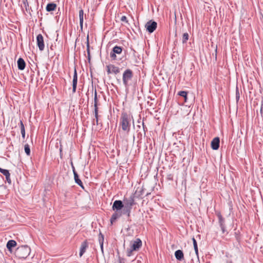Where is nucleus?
Listing matches in <instances>:
<instances>
[{"mask_svg": "<svg viewBox=\"0 0 263 263\" xmlns=\"http://www.w3.org/2000/svg\"><path fill=\"white\" fill-rule=\"evenodd\" d=\"M130 119L126 113H123L120 119V124L122 129L126 134H128L130 128Z\"/></svg>", "mask_w": 263, "mask_h": 263, "instance_id": "1", "label": "nucleus"}, {"mask_svg": "<svg viewBox=\"0 0 263 263\" xmlns=\"http://www.w3.org/2000/svg\"><path fill=\"white\" fill-rule=\"evenodd\" d=\"M135 204L134 198L130 196L128 198H125L124 199V206L123 214H127L128 217L130 216L131 210L132 206Z\"/></svg>", "mask_w": 263, "mask_h": 263, "instance_id": "2", "label": "nucleus"}, {"mask_svg": "<svg viewBox=\"0 0 263 263\" xmlns=\"http://www.w3.org/2000/svg\"><path fill=\"white\" fill-rule=\"evenodd\" d=\"M142 246V241L140 238H136L131 242V248L126 250V255L130 257L133 255V252L138 251Z\"/></svg>", "mask_w": 263, "mask_h": 263, "instance_id": "3", "label": "nucleus"}, {"mask_svg": "<svg viewBox=\"0 0 263 263\" xmlns=\"http://www.w3.org/2000/svg\"><path fill=\"white\" fill-rule=\"evenodd\" d=\"M30 248L27 246L18 247L16 250V255L19 258H26L30 254Z\"/></svg>", "mask_w": 263, "mask_h": 263, "instance_id": "4", "label": "nucleus"}, {"mask_svg": "<svg viewBox=\"0 0 263 263\" xmlns=\"http://www.w3.org/2000/svg\"><path fill=\"white\" fill-rule=\"evenodd\" d=\"M133 77V72L130 69H126L123 73L122 81L125 87L129 86V82Z\"/></svg>", "mask_w": 263, "mask_h": 263, "instance_id": "5", "label": "nucleus"}, {"mask_svg": "<svg viewBox=\"0 0 263 263\" xmlns=\"http://www.w3.org/2000/svg\"><path fill=\"white\" fill-rule=\"evenodd\" d=\"M157 23L153 20L148 21L145 25L146 30L150 33L153 32L157 28Z\"/></svg>", "mask_w": 263, "mask_h": 263, "instance_id": "6", "label": "nucleus"}, {"mask_svg": "<svg viewBox=\"0 0 263 263\" xmlns=\"http://www.w3.org/2000/svg\"><path fill=\"white\" fill-rule=\"evenodd\" d=\"M37 45L40 51H43L44 49L45 45L43 36L41 34H39L36 36Z\"/></svg>", "mask_w": 263, "mask_h": 263, "instance_id": "7", "label": "nucleus"}, {"mask_svg": "<svg viewBox=\"0 0 263 263\" xmlns=\"http://www.w3.org/2000/svg\"><path fill=\"white\" fill-rule=\"evenodd\" d=\"M124 208V204L121 200H115L113 203L112 209L115 211H118Z\"/></svg>", "mask_w": 263, "mask_h": 263, "instance_id": "8", "label": "nucleus"}, {"mask_svg": "<svg viewBox=\"0 0 263 263\" xmlns=\"http://www.w3.org/2000/svg\"><path fill=\"white\" fill-rule=\"evenodd\" d=\"M88 243L87 240H85V241L82 242L79 253V255L80 257H81L86 252V250L88 248Z\"/></svg>", "mask_w": 263, "mask_h": 263, "instance_id": "9", "label": "nucleus"}, {"mask_svg": "<svg viewBox=\"0 0 263 263\" xmlns=\"http://www.w3.org/2000/svg\"><path fill=\"white\" fill-rule=\"evenodd\" d=\"M72 171L74 175V179L76 183L80 185L82 189H84V186L81 180L79 179V175L76 172L74 166L72 165Z\"/></svg>", "mask_w": 263, "mask_h": 263, "instance_id": "10", "label": "nucleus"}, {"mask_svg": "<svg viewBox=\"0 0 263 263\" xmlns=\"http://www.w3.org/2000/svg\"><path fill=\"white\" fill-rule=\"evenodd\" d=\"M220 139L219 137L214 138L211 142V147L214 150H217L219 147Z\"/></svg>", "mask_w": 263, "mask_h": 263, "instance_id": "11", "label": "nucleus"}, {"mask_svg": "<svg viewBox=\"0 0 263 263\" xmlns=\"http://www.w3.org/2000/svg\"><path fill=\"white\" fill-rule=\"evenodd\" d=\"M78 81V76L76 69H74V74L73 76L72 81V92L74 93L76 91L77 85Z\"/></svg>", "mask_w": 263, "mask_h": 263, "instance_id": "12", "label": "nucleus"}, {"mask_svg": "<svg viewBox=\"0 0 263 263\" xmlns=\"http://www.w3.org/2000/svg\"><path fill=\"white\" fill-rule=\"evenodd\" d=\"M122 216V213L119 212L118 211H116L111 216L110 218V223L111 224H113V223L116 221V220L120 218Z\"/></svg>", "mask_w": 263, "mask_h": 263, "instance_id": "13", "label": "nucleus"}, {"mask_svg": "<svg viewBox=\"0 0 263 263\" xmlns=\"http://www.w3.org/2000/svg\"><path fill=\"white\" fill-rule=\"evenodd\" d=\"M17 64L18 69L23 70L25 69L26 63L25 61L22 58H20L18 59Z\"/></svg>", "mask_w": 263, "mask_h": 263, "instance_id": "14", "label": "nucleus"}, {"mask_svg": "<svg viewBox=\"0 0 263 263\" xmlns=\"http://www.w3.org/2000/svg\"><path fill=\"white\" fill-rule=\"evenodd\" d=\"M100 105L98 99L97 90H95L94 95V111H98V106Z\"/></svg>", "mask_w": 263, "mask_h": 263, "instance_id": "15", "label": "nucleus"}, {"mask_svg": "<svg viewBox=\"0 0 263 263\" xmlns=\"http://www.w3.org/2000/svg\"><path fill=\"white\" fill-rule=\"evenodd\" d=\"M79 16L80 19V27L81 30L83 29V18H84V11L82 9H81L79 12Z\"/></svg>", "mask_w": 263, "mask_h": 263, "instance_id": "16", "label": "nucleus"}, {"mask_svg": "<svg viewBox=\"0 0 263 263\" xmlns=\"http://www.w3.org/2000/svg\"><path fill=\"white\" fill-rule=\"evenodd\" d=\"M175 256L176 258L179 260H182L184 258V255L183 252L180 250H178L175 252Z\"/></svg>", "mask_w": 263, "mask_h": 263, "instance_id": "17", "label": "nucleus"}, {"mask_svg": "<svg viewBox=\"0 0 263 263\" xmlns=\"http://www.w3.org/2000/svg\"><path fill=\"white\" fill-rule=\"evenodd\" d=\"M104 235L101 232H100L98 237V240L100 245L102 252L103 253V242H104Z\"/></svg>", "mask_w": 263, "mask_h": 263, "instance_id": "18", "label": "nucleus"}, {"mask_svg": "<svg viewBox=\"0 0 263 263\" xmlns=\"http://www.w3.org/2000/svg\"><path fill=\"white\" fill-rule=\"evenodd\" d=\"M16 246V242L14 240H10L7 242V248L10 251L11 249Z\"/></svg>", "mask_w": 263, "mask_h": 263, "instance_id": "19", "label": "nucleus"}, {"mask_svg": "<svg viewBox=\"0 0 263 263\" xmlns=\"http://www.w3.org/2000/svg\"><path fill=\"white\" fill-rule=\"evenodd\" d=\"M57 5L54 3H49L46 6V9L47 11L50 12L55 9Z\"/></svg>", "mask_w": 263, "mask_h": 263, "instance_id": "20", "label": "nucleus"}, {"mask_svg": "<svg viewBox=\"0 0 263 263\" xmlns=\"http://www.w3.org/2000/svg\"><path fill=\"white\" fill-rule=\"evenodd\" d=\"M22 2L24 5V7L25 8L26 11L31 15V12H30L31 8H29L28 0H22Z\"/></svg>", "mask_w": 263, "mask_h": 263, "instance_id": "21", "label": "nucleus"}, {"mask_svg": "<svg viewBox=\"0 0 263 263\" xmlns=\"http://www.w3.org/2000/svg\"><path fill=\"white\" fill-rule=\"evenodd\" d=\"M187 91H180L178 93V95L184 98V102H186L187 100Z\"/></svg>", "mask_w": 263, "mask_h": 263, "instance_id": "22", "label": "nucleus"}, {"mask_svg": "<svg viewBox=\"0 0 263 263\" xmlns=\"http://www.w3.org/2000/svg\"><path fill=\"white\" fill-rule=\"evenodd\" d=\"M217 216L218 218V222H219L220 226L225 225V224H224V222H225L224 219L222 217V215H221V214H220V212H218V213H217Z\"/></svg>", "mask_w": 263, "mask_h": 263, "instance_id": "23", "label": "nucleus"}, {"mask_svg": "<svg viewBox=\"0 0 263 263\" xmlns=\"http://www.w3.org/2000/svg\"><path fill=\"white\" fill-rule=\"evenodd\" d=\"M112 51L116 54H120L122 51V48L120 46H116L113 48Z\"/></svg>", "mask_w": 263, "mask_h": 263, "instance_id": "24", "label": "nucleus"}, {"mask_svg": "<svg viewBox=\"0 0 263 263\" xmlns=\"http://www.w3.org/2000/svg\"><path fill=\"white\" fill-rule=\"evenodd\" d=\"M110 65L111 68V72L116 74L120 72V69L118 67L114 65Z\"/></svg>", "mask_w": 263, "mask_h": 263, "instance_id": "25", "label": "nucleus"}, {"mask_svg": "<svg viewBox=\"0 0 263 263\" xmlns=\"http://www.w3.org/2000/svg\"><path fill=\"white\" fill-rule=\"evenodd\" d=\"M87 59L89 62L90 61V53L89 49V38L88 35L87 38Z\"/></svg>", "mask_w": 263, "mask_h": 263, "instance_id": "26", "label": "nucleus"}, {"mask_svg": "<svg viewBox=\"0 0 263 263\" xmlns=\"http://www.w3.org/2000/svg\"><path fill=\"white\" fill-rule=\"evenodd\" d=\"M192 240H193L194 248L196 254L197 256H198V250L197 241L194 237L192 238Z\"/></svg>", "mask_w": 263, "mask_h": 263, "instance_id": "27", "label": "nucleus"}, {"mask_svg": "<svg viewBox=\"0 0 263 263\" xmlns=\"http://www.w3.org/2000/svg\"><path fill=\"white\" fill-rule=\"evenodd\" d=\"M24 149L26 154L27 156H30V149L29 145L28 144H26L24 146Z\"/></svg>", "mask_w": 263, "mask_h": 263, "instance_id": "28", "label": "nucleus"}, {"mask_svg": "<svg viewBox=\"0 0 263 263\" xmlns=\"http://www.w3.org/2000/svg\"><path fill=\"white\" fill-rule=\"evenodd\" d=\"M189 34L187 33H183L182 35V43L183 44L185 43L187 41L189 40Z\"/></svg>", "mask_w": 263, "mask_h": 263, "instance_id": "29", "label": "nucleus"}, {"mask_svg": "<svg viewBox=\"0 0 263 263\" xmlns=\"http://www.w3.org/2000/svg\"><path fill=\"white\" fill-rule=\"evenodd\" d=\"M0 172L3 174L5 177L10 175V173L8 170L3 169L0 167Z\"/></svg>", "mask_w": 263, "mask_h": 263, "instance_id": "30", "label": "nucleus"}, {"mask_svg": "<svg viewBox=\"0 0 263 263\" xmlns=\"http://www.w3.org/2000/svg\"><path fill=\"white\" fill-rule=\"evenodd\" d=\"M95 119H96V123L97 125H99V115H98V111H93Z\"/></svg>", "mask_w": 263, "mask_h": 263, "instance_id": "31", "label": "nucleus"}, {"mask_svg": "<svg viewBox=\"0 0 263 263\" xmlns=\"http://www.w3.org/2000/svg\"><path fill=\"white\" fill-rule=\"evenodd\" d=\"M110 56L112 60H116V58H117L116 54L112 51V52H110Z\"/></svg>", "mask_w": 263, "mask_h": 263, "instance_id": "32", "label": "nucleus"}, {"mask_svg": "<svg viewBox=\"0 0 263 263\" xmlns=\"http://www.w3.org/2000/svg\"><path fill=\"white\" fill-rule=\"evenodd\" d=\"M106 68L107 69V72L108 74H110V73H111V65H107L106 66Z\"/></svg>", "mask_w": 263, "mask_h": 263, "instance_id": "33", "label": "nucleus"}, {"mask_svg": "<svg viewBox=\"0 0 263 263\" xmlns=\"http://www.w3.org/2000/svg\"><path fill=\"white\" fill-rule=\"evenodd\" d=\"M121 21L122 22H125L126 23L128 24V20H127V17H126V16H125V15L122 16L121 17Z\"/></svg>", "mask_w": 263, "mask_h": 263, "instance_id": "34", "label": "nucleus"}, {"mask_svg": "<svg viewBox=\"0 0 263 263\" xmlns=\"http://www.w3.org/2000/svg\"><path fill=\"white\" fill-rule=\"evenodd\" d=\"M21 134H22L23 138L24 139L25 137V128L21 129Z\"/></svg>", "mask_w": 263, "mask_h": 263, "instance_id": "35", "label": "nucleus"}, {"mask_svg": "<svg viewBox=\"0 0 263 263\" xmlns=\"http://www.w3.org/2000/svg\"><path fill=\"white\" fill-rule=\"evenodd\" d=\"M6 179L7 181L8 182V183H9V184H10L11 183V181L10 179V175L6 176Z\"/></svg>", "mask_w": 263, "mask_h": 263, "instance_id": "36", "label": "nucleus"}, {"mask_svg": "<svg viewBox=\"0 0 263 263\" xmlns=\"http://www.w3.org/2000/svg\"><path fill=\"white\" fill-rule=\"evenodd\" d=\"M220 227L221 228V231L222 232V233H224L226 232V226L225 225H223V226H220Z\"/></svg>", "mask_w": 263, "mask_h": 263, "instance_id": "37", "label": "nucleus"}, {"mask_svg": "<svg viewBox=\"0 0 263 263\" xmlns=\"http://www.w3.org/2000/svg\"><path fill=\"white\" fill-rule=\"evenodd\" d=\"M142 124L143 126V130H144V133H145V131L147 130V128L145 126V125H144L143 121H142Z\"/></svg>", "mask_w": 263, "mask_h": 263, "instance_id": "38", "label": "nucleus"}, {"mask_svg": "<svg viewBox=\"0 0 263 263\" xmlns=\"http://www.w3.org/2000/svg\"><path fill=\"white\" fill-rule=\"evenodd\" d=\"M20 126H21V129L22 128H25L24 125L22 122V121H20Z\"/></svg>", "mask_w": 263, "mask_h": 263, "instance_id": "39", "label": "nucleus"}, {"mask_svg": "<svg viewBox=\"0 0 263 263\" xmlns=\"http://www.w3.org/2000/svg\"><path fill=\"white\" fill-rule=\"evenodd\" d=\"M119 263H125V261L123 259H119Z\"/></svg>", "mask_w": 263, "mask_h": 263, "instance_id": "40", "label": "nucleus"}, {"mask_svg": "<svg viewBox=\"0 0 263 263\" xmlns=\"http://www.w3.org/2000/svg\"><path fill=\"white\" fill-rule=\"evenodd\" d=\"M239 93H237V92H236V99H239Z\"/></svg>", "mask_w": 263, "mask_h": 263, "instance_id": "41", "label": "nucleus"}, {"mask_svg": "<svg viewBox=\"0 0 263 263\" xmlns=\"http://www.w3.org/2000/svg\"><path fill=\"white\" fill-rule=\"evenodd\" d=\"M215 52H216V57L217 56V49H216L215 50Z\"/></svg>", "mask_w": 263, "mask_h": 263, "instance_id": "42", "label": "nucleus"}]
</instances>
